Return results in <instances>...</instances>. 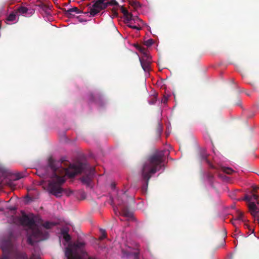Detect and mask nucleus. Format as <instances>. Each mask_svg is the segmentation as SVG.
Masks as SVG:
<instances>
[{"mask_svg":"<svg viewBox=\"0 0 259 259\" xmlns=\"http://www.w3.org/2000/svg\"><path fill=\"white\" fill-rule=\"evenodd\" d=\"M64 15L67 18H70L72 17L74 15L72 13H75L76 14H80L82 12L80 11L77 7H73L68 10L63 9Z\"/></svg>","mask_w":259,"mask_h":259,"instance_id":"obj_9","label":"nucleus"},{"mask_svg":"<svg viewBox=\"0 0 259 259\" xmlns=\"http://www.w3.org/2000/svg\"><path fill=\"white\" fill-rule=\"evenodd\" d=\"M122 216L126 218L128 220H133V213L126 208H122L121 209Z\"/></svg>","mask_w":259,"mask_h":259,"instance_id":"obj_11","label":"nucleus"},{"mask_svg":"<svg viewBox=\"0 0 259 259\" xmlns=\"http://www.w3.org/2000/svg\"><path fill=\"white\" fill-rule=\"evenodd\" d=\"M168 101V97L166 96H163V98L162 99L161 102L163 104H166Z\"/></svg>","mask_w":259,"mask_h":259,"instance_id":"obj_29","label":"nucleus"},{"mask_svg":"<svg viewBox=\"0 0 259 259\" xmlns=\"http://www.w3.org/2000/svg\"><path fill=\"white\" fill-rule=\"evenodd\" d=\"M223 171L227 174H229V175H230V174H232L233 172H234V170L230 168V167H223Z\"/></svg>","mask_w":259,"mask_h":259,"instance_id":"obj_18","label":"nucleus"},{"mask_svg":"<svg viewBox=\"0 0 259 259\" xmlns=\"http://www.w3.org/2000/svg\"><path fill=\"white\" fill-rule=\"evenodd\" d=\"M250 197H252V200H254L256 201V203L259 204V196L257 195L255 192H251V195Z\"/></svg>","mask_w":259,"mask_h":259,"instance_id":"obj_17","label":"nucleus"},{"mask_svg":"<svg viewBox=\"0 0 259 259\" xmlns=\"http://www.w3.org/2000/svg\"><path fill=\"white\" fill-rule=\"evenodd\" d=\"M244 226L245 228H247L250 231H251L252 233L253 232V230L251 229L249 225H248L247 224H244Z\"/></svg>","mask_w":259,"mask_h":259,"instance_id":"obj_34","label":"nucleus"},{"mask_svg":"<svg viewBox=\"0 0 259 259\" xmlns=\"http://www.w3.org/2000/svg\"><path fill=\"white\" fill-rule=\"evenodd\" d=\"M111 187L112 188H114L115 187V184H111Z\"/></svg>","mask_w":259,"mask_h":259,"instance_id":"obj_38","label":"nucleus"},{"mask_svg":"<svg viewBox=\"0 0 259 259\" xmlns=\"http://www.w3.org/2000/svg\"><path fill=\"white\" fill-rule=\"evenodd\" d=\"M85 245V243L83 242H77L73 244V247L75 249L81 248Z\"/></svg>","mask_w":259,"mask_h":259,"instance_id":"obj_15","label":"nucleus"},{"mask_svg":"<svg viewBox=\"0 0 259 259\" xmlns=\"http://www.w3.org/2000/svg\"><path fill=\"white\" fill-rule=\"evenodd\" d=\"M23 177V176L21 174L19 173L17 175L16 179L19 180Z\"/></svg>","mask_w":259,"mask_h":259,"instance_id":"obj_33","label":"nucleus"},{"mask_svg":"<svg viewBox=\"0 0 259 259\" xmlns=\"http://www.w3.org/2000/svg\"><path fill=\"white\" fill-rule=\"evenodd\" d=\"M244 200L250 202L252 200V197L248 195H245Z\"/></svg>","mask_w":259,"mask_h":259,"instance_id":"obj_31","label":"nucleus"},{"mask_svg":"<svg viewBox=\"0 0 259 259\" xmlns=\"http://www.w3.org/2000/svg\"><path fill=\"white\" fill-rule=\"evenodd\" d=\"M157 101V95L153 96L149 101V103L151 105L154 104Z\"/></svg>","mask_w":259,"mask_h":259,"instance_id":"obj_22","label":"nucleus"},{"mask_svg":"<svg viewBox=\"0 0 259 259\" xmlns=\"http://www.w3.org/2000/svg\"><path fill=\"white\" fill-rule=\"evenodd\" d=\"M207 178L210 181H211L213 179V175L210 172H208L207 175Z\"/></svg>","mask_w":259,"mask_h":259,"instance_id":"obj_27","label":"nucleus"},{"mask_svg":"<svg viewBox=\"0 0 259 259\" xmlns=\"http://www.w3.org/2000/svg\"><path fill=\"white\" fill-rule=\"evenodd\" d=\"M112 15L114 17H118V13L117 12V9L115 8H113L112 10Z\"/></svg>","mask_w":259,"mask_h":259,"instance_id":"obj_24","label":"nucleus"},{"mask_svg":"<svg viewBox=\"0 0 259 259\" xmlns=\"http://www.w3.org/2000/svg\"><path fill=\"white\" fill-rule=\"evenodd\" d=\"M158 126H159V130H161V126L160 124H158Z\"/></svg>","mask_w":259,"mask_h":259,"instance_id":"obj_40","label":"nucleus"},{"mask_svg":"<svg viewBox=\"0 0 259 259\" xmlns=\"http://www.w3.org/2000/svg\"><path fill=\"white\" fill-rule=\"evenodd\" d=\"M202 158L206 161L207 163L209 165V166L211 168H214V166L211 164L210 162L207 159V156L206 154H203L202 155Z\"/></svg>","mask_w":259,"mask_h":259,"instance_id":"obj_21","label":"nucleus"},{"mask_svg":"<svg viewBox=\"0 0 259 259\" xmlns=\"http://www.w3.org/2000/svg\"><path fill=\"white\" fill-rule=\"evenodd\" d=\"M62 164L63 162L56 161L51 158L49 160V166L53 172L52 180L49 182L48 184L50 193L56 197H61L64 191L61 185L65 181L64 177L68 176L69 178H73L75 175L84 172L85 170L88 171V173L81 178V180L82 183L87 185L91 183L95 173V168L89 167L83 163L78 164H70L67 167H64Z\"/></svg>","mask_w":259,"mask_h":259,"instance_id":"obj_1","label":"nucleus"},{"mask_svg":"<svg viewBox=\"0 0 259 259\" xmlns=\"http://www.w3.org/2000/svg\"><path fill=\"white\" fill-rule=\"evenodd\" d=\"M138 49L141 53L143 54L144 57L149 56L147 54V50L145 48L142 47H139Z\"/></svg>","mask_w":259,"mask_h":259,"instance_id":"obj_20","label":"nucleus"},{"mask_svg":"<svg viewBox=\"0 0 259 259\" xmlns=\"http://www.w3.org/2000/svg\"><path fill=\"white\" fill-rule=\"evenodd\" d=\"M152 44H153L152 39H148V40H147L145 42V44L147 46H150L152 45Z\"/></svg>","mask_w":259,"mask_h":259,"instance_id":"obj_26","label":"nucleus"},{"mask_svg":"<svg viewBox=\"0 0 259 259\" xmlns=\"http://www.w3.org/2000/svg\"><path fill=\"white\" fill-rule=\"evenodd\" d=\"M106 237V234L105 231H103L102 232V234L101 236L100 237V239L103 240V239H105Z\"/></svg>","mask_w":259,"mask_h":259,"instance_id":"obj_32","label":"nucleus"},{"mask_svg":"<svg viewBox=\"0 0 259 259\" xmlns=\"http://www.w3.org/2000/svg\"><path fill=\"white\" fill-rule=\"evenodd\" d=\"M258 189H259V187L257 186H254L252 188V192H255Z\"/></svg>","mask_w":259,"mask_h":259,"instance_id":"obj_35","label":"nucleus"},{"mask_svg":"<svg viewBox=\"0 0 259 259\" xmlns=\"http://www.w3.org/2000/svg\"><path fill=\"white\" fill-rule=\"evenodd\" d=\"M19 222L22 226L28 227L27 236L28 244L33 245L34 243L47 238L48 233L42 232L41 229L35 224L32 215H29L23 213L19 218Z\"/></svg>","mask_w":259,"mask_h":259,"instance_id":"obj_3","label":"nucleus"},{"mask_svg":"<svg viewBox=\"0 0 259 259\" xmlns=\"http://www.w3.org/2000/svg\"><path fill=\"white\" fill-rule=\"evenodd\" d=\"M16 15L14 13L10 14L7 18V20L9 21H13L16 19Z\"/></svg>","mask_w":259,"mask_h":259,"instance_id":"obj_16","label":"nucleus"},{"mask_svg":"<svg viewBox=\"0 0 259 259\" xmlns=\"http://www.w3.org/2000/svg\"><path fill=\"white\" fill-rule=\"evenodd\" d=\"M39 7L44 11L47 14H50V9L49 6H47L44 4H41L39 5Z\"/></svg>","mask_w":259,"mask_h":259,"instance_id":"obj_14","label":"nucleus"},{"mask_svg":"<svg viewBox=\"0 0 259 259\" xmlns=\"http://www.w3.org/2000/svg\"><path fill=\"white\" fill-rule=\"evenodd\" d=\"M166 154H168V152L165 150L156 151L149 156L144 164L142 174L145 183L142 187L143 191L147 190L149 181L152 175L159 170L164 165L163 162Z\"/></svg>","mask_w":259,"mask_h":259,"instance_id":"obj_2","label":"nucleus"},{"mask_svg":"<svg viewBox=\"0 0 259 259\" xmlns=\"http://www.w3.org/2000/svg\"><path fill=\"white\" fill-rule=\"evenodd\" d=\"M146 59L144 58H139L140 62L141 63V65L143 68V69L145 71H149L150 70V65L151 63L150 58L149 56L145 57Z\"/></svg>","mask_w":259,"mask_h":259,"instance_id":"obj_8","label":"nucleus"},{"mask_svg":"<svg viewBox=\"0 0 259 259\" xmlns=\"http://www.w3.org/2000/svg\"><path fill=\"white\" fill-rule=\"evenodd\" d=\"M248 207L251 214L254 218V221L259 223V208L256 205L254 202H251L249 203Z\"/></svg>","mask_w":259,"mask_h":259,"instance_id":"obj_7","label":"nucleus"},{"mask_svg":"<svg viewBox=\"0 0 259 259\" xmlns=\"http://www.w3.org/2000/svg\"><path fill=\"white\" fill-rule=\"evenodd\" d=\"M13 234L12 232L9 233L7 238H4L2 240L1 247L4 253L1 259H10L9 254L13 249L12 239Z\"/></svg>","mask_w":259,"mask_h":259,"instance_id":"obj_4","label":"nucleus"},{"mask_svg":"<svg viewBox=\"0 0 259 259\" xmlns=\"http://www.w3.org/2000/svg\"><path fill=\"white\" fill-rule=\"evenodd\" d=\"M65 255L67 259H97L95 257L89 255L87 253H83L81 255L75 254L73 249L70 247L66 248Z\"/></svg>","mask_w":259,"mask_h":259,"instance_id":"obj_5","label":"nucleus"},{"mask_svg":"<svg viewBox=\"0 0 259 259\" xmlns=\"http://www.w3.org/2000/svg\"><path fill=\"white\" fill-rule=\"evenodd\" d=\"M127 26L130 28L134 29H137L138 30L141 29V27H139L136 25H132V24H130L127 25Z\"/></svg>","mask_w":259,"mask_h":259,"instance_id":"obj_25","label":"nucleus"},{"mask_svg":"<svg viewBox=\"0 0 259 259\" xmlns=\"http://www.w3.org/2000/svg\"><path fill=\"white\" fill-rule=\"evenodd\" d=\"M98 1L100 3H102V4H106V3H105V1L106 0H98Z\"/></svg>","mask_w":259,"mask_h":259,"instance_id":"obj_37","label":"nucleus"},{"mask_svg":"<svg viewBox=\"0 0 259 259\" xmlns=\"http://www.w3.org/2000/svg\"><path fill=\"white\" fill-rule=\"evenodd\" d=\"M31 259H41V258L38 256H36L35 255H33V256L31 257Z\"/></svg>","mask_w":259,"mask_h":259,"instance_id":"obj_36","label":"nucleus"},{"mask_svg":"<svg viewBox=\"0 0 259 259\" xmlns=\"http://www.w3.org/2000/svg\"><path fill=\"white\" fill-rule=\"evenodd\" d=\"M56 224L53 222H46L42 224V226L47 229H49L52 228L53 227L55 226Z\"/></svg>","mask_w":259,"mask_h":259,"instance_id":"obj_13","label":"nucleus"},{"mask_svg":"<svg viewBox=\"0 0 259 259\" xmlns=\"http://www.w3.org/2000/svg\"><path fill=\"white\" fill-rule=\"evenodd\" d=\"M87 6L89 7V8L90 9L89 12L91 16L93 17L99 13L100 11L105 9L107 8V5L106 4L100 3L98 0L94 4L92 7H91V4H88Z\"/></svg>","mask_w":259,"mask_h":259,"instance_id":"obj_6","label":"nucleus"},{"mask_svg":"<svg viewBox=\"0 0 259 259\" xmlns=\"http://www.w3.org/2000/svg\"><path fill=\"white\" fill-rule=\"evenodd\" d=\"M132 254L134 256L135 259L139 258V252L138 251L134 252Z\"/></svg>","mask_w":259,"mask_h":259,"instance_id":"obj_28","label":"nucleus"},{"mask_svg":"<svg viewBox=\"0 0 259 259\" xmlns=\"http://www.w3.org/2000/svg\"><path fill=\"white\" fill-rule=\"evenodd\" d=\"M106 5H107V7L109 5L117 6L120 7V6H119V5H118V3L115 0H111L108 2H107Z\"/></svg>","mask_w":259,"mask_h":259,"instance_id":"obj_19","label":"nucleus"},{"mask_svg":"<svg viewBox=\"0 0 259 259\" xmlns=\"http://www.w3.org/2000/svg\"><path fill=\"white\" fill-rule=\"evenodd\" d=\"M243 213L241 212H239L237 214V215L236 216V218L235 219V220H240V221H244L243 220Z\"/></svg>","mask_w":259,"mask_h":259,"instance_id":"obj_23","label":"nucleus"},{"mask_svg":"<svg viewBox=\"0 0 259 259\" xmlns=\"http://www.w3.org/2000/svg\"><path fill=\"white\" fill-rule=\"evenodd\" d=\"M64 238L66 241H68L70 240L71 237L69 234L66 233V234H64Z\"/></svg>","mask_w":259,"mask_h":259,"instance_id":"obj_30","label":"nucleus"},{"mask_svg":"<svg viewBox=\"0 0 259 259\" xmlns=\"http://www.w3.org/2000/svg\"><path fill=\"white\" fill-rule=\"evenodd\" d=\"M234 221H235V219H234V220H232V221H231V222L232 224L234 226H235V223H234Z\"/></svg>","mask_w":259,"mask_h":259,"instance_id":"obj_39","label":"nucleus"},{"mask_svg":"<svg viewBox=\"0 0 259 259\" xmlns=\"http://www.w3.org/2000/svg\"><path fill=\"white\" fill-rule=\"evenodd\" d=\"M120 10L123 13L125 18V23H129L130 21L133 19V15L132 13L128 12V10L125 8L123 6H120Z\"/></svg>","mask_w":259,"mask_h":259,"instance_id":"obj_10","label":"nucleus"},{"mask_svg":"<svg viewBox=\"0 0 259 259\" xmlns=\"http://www.w3.org/2000/svg\"><path fill=\"white\" fill-rule=\"evenodd\" d=\"M28 9L25 7H19L16 10V13H20L21 14H25L28 13Z\"/></svg>","mask_w":259,"mask_h":259,"instance_id":"obj_12","label":"nucleus"}]
</instances>
